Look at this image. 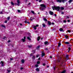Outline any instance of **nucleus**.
Returning <instances> with one entry per match:
<instances>
[{
    "label": "nucleus",
    "instance_id": "4d7b16f0",
    "mask_svg": "<svg viewBox=\"0 0 73 73\" xmlns=\"http://www.w3.org/2000/svg\"><path fill=\"white\" fill-rule=\"evenodd\" d=\"M17 5L19 6V5H20V3H18V4Z\"/></svg>",
    "mask_w": 73,
    "mask_h": 73
},
{
    "label": "nucleus",
    "instance_id": "39448f33",
    "mask_svg": "<svg viewBox=\"0 0 73 73\" xmlns=\"http://www.w3.org/2000/svg\"><path fill=\"white\" fill-rule=\"evenodd\" d=\"M59 31L60 32H64V31L63 30V29L62 28H60L59 29Z\"/></svg>",
    "mask_w": 73,
    "mask_h": 73
},
{
    "label": "nucleus",
    "instance_id": "ea45409f",
    "mask_svg": "<svg viewBox=\"0 0 73 73\" xmlns=\"http://www.w3.org/2000/svg\"><path fill=\"white\" fill-rule=\"evenodd\" d=\"M32 52L33 53H35V50H33L32 51Z\"/></svg>",
    "mask_w": 73,
    "mask_h": 73
},
{
    "label": "nucleus",
    "instance_id": "0eeeda50",
    "mask_svg": "<svg viewBox=\"0 0 73 73\" xmlns=\"http://www.w3.org/2000/svg\"><path fill=\"white\" fill-rule=\"evenodd\" d=\"M57 2L58 3H61L62 2V0H57Z\"/></svg>",
    "mask_w": 73,
    "mask_h": 73
},
{
    "label": "nucleus",
    "instance_id": "79ce46f5",
    "mask_svg": "<svg viewBox=\"0 0 73 73\" xmlns=\"http://www.w3.org/2000/svg\"><path fill=\"white\" fill-rule=\"evenodd\" d=\"M70 48L69 47L68 48V50H69L68 52H69V50H70Z\"/></svg>",
    "mask_w": 73,
    "mask_h": 73
},
{
    "label": "nucleus",
    "instance_id": "09e8293b",
    "mask_svg": "<svg viewBox=\"0 0 73 73\" xmlns=\"http://www.w3.org/2000/svg\"><path fill=\"white\" fill-rule=\"evenodd\" d=\"M68 22H70V20H68L67 21Z\"/></svg>",
    "mask_w": 73,
    "mask_h": 73
},
{
    "label": "nucleus",
    "instance_id": "37998d69",
    "mask_svg": "<svg viewBox=\"0 0 73 73\" xmlns=\"http://www.w3.org/2000/svg\"><path fill=\"white\" fill-rule=\"evenodd\" d=\"M0 13H1V14H3V11H1V12H0Z\"/></svg>",
    "mask_w": 73,
    "mask_h": 73
},
{
    "label": "nucleus",
    "instance_id": "c756f323",
    "mask_svg": "<svg viewBox=\"0 0 73 73\" xmlns=\"http://www.w3.org/2000/svg\"><path fill=\"white\" fill-rule=\"evenodd\" d=\"M61 44L60 43H59L58 44V46H60V45H61Z\"/></svg>",
    "mask_w": 73,
    "mask_h": 73
},
{
    "label": "nucleus",
    "instance_id": "f257e3e1",
    "mask_svg": "<svg viewBox=\"0 0 73 73\" xmlns=\"http://www.w3.org/2000/svg\"><path fill=\"white\" fill-rule=\"evenodd\" d=\"M52 8L54 11V10L55 8L56 10H57L58 11H60V8H60L59 6H54V7L52 6Z\"/></svg>",
    "mask_w": 73,
    "mask_h": 73
},
{
    "label": "nucleus",
    "instance_id": "6e6552de",
    "mask_svg": "<svg viewBox=\"0 0 73 73\" xmlns=\"http://www.w3.org/2000/svg\"><path fill=\"white\" fill-rule=\"evenodd\" d=\"M67 0H62V1L63 3H64V2H66Z\"/></svg>",
    "mask_w": 73,
    "mask_h": 73
},
{
    "label": "nucleus",
    "instance_id": "a211bd4d",
    "mask_svg": "<svg viewBox=\"0 0 73 73\" xmlns=\"http://www.w3.org/2000/svg\"><path fill=\"white\" fill-rule=\"evenodd\" d=\"M48 24L49 25H51V23H50L49 21L48 22Z\"/></svg>",
    "mask_w": 73,
    "mask_h": 73
},
{
    "label": "nucleus",
    "instance_id": "774afa93",
    "mask_svg": "<svg viewBox=\"0 0 73 73\" xmlns=\"http://www.w3.org/2000/svg\"><path fill=\"white\" fill-rule=\"evenodd\" d=\"M52 25L54 24V23H52Z\"/></svg>",
    "mask_w": 73,
    "mask_h": 73
},
{
    "label": "nucleus",
    "instance_id": "603ef678",
    "mask_svg": "<svg viewBox=\"0 0 73 73\" xmlns=\"http://www.w3.org/2000/svg\"><path fill=\"white\" fill-rule=\"evenodd\" d=\"M54 15L55 16V17L57 16V15H56V14H54Z\"/></svg>",
    "mask_w": 73,
    "mask_h": 73
},
{
    "label": "nucleus",
    "instance_id": "680f3d73",
    "mask_svg": "<svg viewBox=\"0 0 73 73\" xmlns=\"http://www.w3.org/2000/svg\"><path fill=\"white\" fill-rule=\"evenodd\" d=\"M40 60V58H38V60Z\"/></svg>",
    "mask_w": 73,
    "mask_h": 73
},
{
    "label": "nucleus",
    "instance_id": "7ed1b4c3",
    "mask_svg": "<svg viewBox=\"0 0 73 73\" xmlns=\"http://www.w3.org/2000/svg\"><path fill=\"white\" fill-rule=\"evenodd\" d=\"M45 55V53H44V51H42V57L44 56Z\"/></svg>",
    "mask_w": 73,
    "mask_h": 73
},
{
    "label": "nucleus",
    "instance_id": "1a4fd4ad",
    "mask_svg": "<svg viewBox=\"0 0 73 73\" xmlns=\"http://www.w3.org/2000/svg\"><path fill=\"white\" fill-rule=\"evenodd\" d=\"M1 66H4V62H3V61H1Z\"/></svg>",
    "mask_w": 73,
    "mask_h": 73
},
{
    "label": "nucleus",
    "instance_id": "f3484780",
    "mask_svg": "<svg viewBox=\"0 0 73 73\" xmlns=\"http://www.w3.org/2000/svg\"><path fill=\"white\" fill-rule=\"evenodd\" d=\"M40 47V46L38 45V46H37V47L36 48L37 49H38V50L39 49V48Z\"/></svg>",
    "mask_w": 73,
    "mask_h": 73
},
{
    "label": "nucleus",
    "instance_id": "69168bd1",
    "mask_svg": "<svg viewBox=\"0 0 73 73\" xmlns=\"http://www.w3.org/2000/svg\"><path fill=\"white\" fill-rule=\"evenodd\" d=\"M62 13V14H64V12H62V13Z\"/></svg>",
    "mask_w": 73,
    "mask_h": 73
},
{
    "label": "nucleus",
    "instance_id": "2eb2a0df",
    "mask_svg": "<svg viewBox=\"0 0 73 73\" xmlns=\"http://www.w3.org/2000/svg\"><path fill=\"white\" fill-rule=\"evenodd\" d=\"M64 43L65 44H70V42H65Z\"/></svg>",
    "mask_w": 73,
    "mask_h": 73
},
{
    "label": "nucleus",
    "instance_id": "dca6fc26",
    "mask_svg": "<svg viewBox=\"0 0 73 73\" xmlns=\"http://www.w3.org/2000/svg\"><path fill=\"white\" fill-rule=\"evenodd\" d=\"M25 23H28V24H30V23H29V22H28L27 21H25Z\"/></svg>",
    "mask_w": 73,
    "mask_h": 73
},
{
    "label": "nucleus",
    "instance_id": "9b49d317",
    "mask_svg": "<svg viewBox=\"0 0 73 73\" xmlns=\"http://www.w3.org/2000/svg\"><path fill=\"white\" fill-rule=\"evenodd\" d=\"M33 28L35 30H36L37 29V28L36 27V26L35 25L33 27Z\"/></svg>",
    "mask_w": 73,
    "mask_h": 73
},
{
    "label": "nucleus",
    "instance_id": "473e14b6",
    "mask_svg": "<svg viewBox=\"0 0 73 73\" xmlns=\"http://www.w3.org/2000/svg\"><path fill=\"white\" fill-rule=\"evenodd\" d=\"M27 38L28 40H31V38H30V37H27Z\"/></svg>",
    "mask_w": 73,
    "mask_h": 73
},
{
    "label": "nucleus",
    "instance_id": "864d4df0",
    "mask_svg": "<svg viewBox=\"0 0 73 73\" xmlns=\"http://www.w3.org/2000/svg\"><path fill=\"white\" fill-rule=\"evenodd\" d=\"M42 1V0H39V3H41V1Z\"/></svg>",
    "mask_w": 73,
    "mask_h": 73
},
{
    "label": "nucleus",
    "instance_id": "393cba45",
    "mask_svg": "<svg viewBox=\"0 0 73 73\" xmlns=\"http://www.w3.org/2000/svg\"><path fill=\"white\" fill-rule=\"evenodd\" d=\"M48 44V42L47 41L45 42L44 44H45V45H46V44Z\"/></svg>",
    "mask_w": 73,
    "mask_h": 73
},
{
    "label": "nucleus",
    "instance_id": "c9c22d12",
    "mask_svg": "<svg viewBox=\"0 0 73 73\" xmlns=\"http://www.w3.org/2000/svg\"><path fill=\"white\" fill-rule=\"evenodd\" d=\"M35 67H38V64H36L35 65Z\"/></svg>",
    "mask_w": 73,
    "mask_h": 73
},
{
    "label": "nucleus",
    "instance_id": "0e129e2a",
    "mask_svg": "<svg viewBox=\"0 0 73 73\" xmlns=\"http://www.w3.org/2000/svg\"><path fill=\"white\" fill-rule=\"evenodd\" d=\"M20 25H21V26H22V24L21 23V24H20Z\"/></svg>",
    "mask_w": 73,
    "mask_h": 73
},
{
    "label": "nucleus",
    "instance_id": "3c124183",
    "mask_svg": "<svg viewBox=\"0 0 73 73\" xmlns=\"http://www.w3.org/2000/svg\"><path fill=\"white\" fill-rule=\"evenodd\" d=\"M36 27H38V25H36Z\"/></svg>",
    "mask_w": 73,
    "mask_h": 73
},
{
    "label": "nucleus",
    "instance_id": "e433bc0d",
    "mask_svg": "<svg viewBox=\"0 0 73 73\" xmlns=\"http://www.w3.org/2000/svg\"><path fill=\"white\" fill-rule=\"evenodd\" d=\"M33 58L34 59H35V58H35V56L34 55V56H33Z\"/></svg>",
    "mask_w": 73,
    "mask_h": 73
},
{
    "label": "nucleus",
    "instance_id": "de8ad7c7",
    "mask_svg": "<svg viewBox=\"0 0 73 73\" xmlns=\"http://www.w3.org/2000/svg\"><path fill=\"white\" fill-rule=\"evenodd\" d=\"M38 56H39V55L38 54L37 55H36V57H38Z\"/></svg>",
    "mask_w": 73,
    "mask_h": 73
},
{
    "label": "nucleus",
    "instance_id": "a19ab883",
    "mask_svg": "<svg viewBox=\"0 0 73 73\" xmlns=\"http://www.w3.org/2000/svg\"><path fill=\"white\" fill-rule=\"evenodd\" d=\"M7 23V21H5L4 22V23Z\"/></svg>",
    "mask_w": 73,
    "mask_h": 73
},
{
    "label": "nucleus",
    "instance_id": "bf43d9fd",
    "mask_svg": "<svg viewBox=\"0 0 73 73\" xmlns=\"http://www.w3.org/2000/svg\"><path fill=\"white\" fill-rule=\"evenodd\" d=\"M45 50H48V48H46L45 49Z\"/></svg>",
    "mask_w": 73,
    "mask_h": 73
},
{
    "label": "nucleus",
    "instance_id": "20e7f679",
    "mask_svg": "<svg viewBox=\"0 0 73 73\" xmlns=\"http://www.w3.org/2000/svg\"><path fill=\"white\" fill-rule=\"evenodd\" d=\"M49 14L50 15H53L54 13H53V12L51 11H49Z\"/></svg>",
    "mask_w": 73,
    "mask_h": 73
},
{
    "label": "nucleus",
    "instance_id": "5fc2aeb1",
    "mask_svg": "<svg viewBox=\"0 0 73 73\" xmlns=\"http://www.w3.org/2000/svg\"><path fill=\"white\" fill-rule=\"evenodd\" d=\"M64 23H66V20H64Z\"/></svg>",
    "mask_w": 73,
    "mask_h": 73
},
{
    "label": "nucleus",
    "instance_id": "b1692460",
    "mask_svg": "<svg viewBox=\"0 0 73 73\" xmlns=\"http://www.w3.org/2000/svg\"><path fill=\"white\" fill-rule=\"evenodd\" d=\"M43 19L44 21H47V19H46V18H44Z\"/></svg>",
    "mask_w": 73,
    "mask_h": 73
},
{
    "label": "nucleus",
    "instance_id": "aec40b11",
    "mask_svg": "<svg viewBox=\"0 0 73 73\" xmlns=\"http://www.w3.org/2000/svg\"><path fill=\"white\" fill-rule=\"evenodd\" d=\"M30 20L31 21H32L33 20V18H32V17H31Z\"/></svg>",
    "mask_w": 73,
    "mask_h": 73
},
{
    "label": "nucleus",
    "instance_id": "c85d7f7f",
    "mask_svg": "<svg viewBox=\"0 0 73 73\" xmlns=\"http://www.w3.org/2000/svg\"><path fill=\"white\" fill-rule=\"evenodd\" d=\"M31 12H32V13H33V14H35V12L33 11H31Z\"/></svg>",
    "mask_w": 73,
    "mask_h": 73
},
{
    "label": "nucleus",
    "instance_id": "5701e85b",
    "mask_svg": "<svg viewBox=\"0 0 73 73\" xmlns=\"http://www.w3.org/2000/svg\"><path fill=\"white\" fill-rule=\"evenodd\" d=\"M42 25L43 27H45V24H44V23H43L42 24Z\"/></svg>",
    "mask_w": 73,
    "mask_h": 73
},
{
    "label": "nucleus",
    "instance_id": "423d86ee",
    "mask_svg": "<svg viewBox=\"0 0 73 73\" xmlns=\"http://www.w3.org/2000/svg\"><path fill=\"white\" fill-rule=\"evenodd\" d=\"M25 37L24 36V39H22V40L23 42H25Z\"/></svg>",
    "mask_w": 73,
    "mask_h": 73
},
{
    "label": "nucleus",
    "instance_id": "f8f14e48",
    "mask_svg": "<svg viewBox=\"0 0 73 73\" xmlns=\"http://www.w3.org/2000/svg\"><path fill=\"white\" fill-rule=\"evenodd\" d=\"M72 1H73V0H70L68 1V2L69 3V4H70V3H71Z\"/></svg>",
    "mask_w": 73,
    "mask_h": 73
},
{
    "label": "nucleus",
    "instance_id": "ddd939ff",
    "mask_svg": "<svg viewBox=\"0 0 73 73\" xmlns=\"http://www.w3.org/2000/svg\"><path fill=\"white\" fill-rule=\"evenodd\" d=\"M40 39V36H38L37 38V40H38V41H39Z\"/></svg>",
    "mask_w": 73,
    "mask_h": 73
},
{
    "label": "nucleus",
    "instance_id": "9d476101",
    "mask_svg": "<svg viewBox=\"0 0 73 73\" xmlns=\"http://www.w3.org/2000/svg\"><path fill=\"white\" fill-rule=\"evenodd\" d=\"M36 70L37 72H40V70H39V69L38 68H36Z\"/></svg>",
    "mask_w": 73,
    "mask_h": 73
},
{
    "label": "nucleus",
    "instance_id": "cd10ccee",
    "mask_svg": "<svg viewBox=\"0 0 73 73\" xmlns=\"http://www.w3.org/2000/svg\"><path fill=\"white\" fill-rule=\"evenodd\" d=\"M65 37L66 38H68V35H66L65 36Z\"/></svg>",
    "mask_w": 73,
    "mask_h": 73
},
{
    "label": "nucleus",
    "instance_id": "412c9836",
    "mask_svg": "<svg viewBox=\"0 0 73 73\" xmlns=\"http://www.w3.org/2000/svg\"><path fill=\"white\" fill-rule=\"evenodd\" d=\"M17 2L18 3L20 4V0H17Z\"/></svg>",
    "mask_w": 73,
    "mask_h": 73
},
{
    "label": "nucleus",
    "instance_id": "a18cd8bd",
    "mask_svg": "<svg viewBox=\"0 0 73 73\" xmlns=\"http://www.w3.org/2000/svg\"><path fill=\"white\" fill-rule=\"evenodd\" d=\"M9 19H10V17H7L8 20H9Z\"/></svg>",
    "mask_w": 73,
    "mask_h": 73
},
{
    "label": "nucleus",
    "instance_id": "8fccbe9b",
    "mask_svg": "<svg viewBox=\"0 0 73 73\" xmlns=\"http://www.w3.org/2000/svg\"><path fill=\"white\" fill-rule=\"evenodd\" d=\"M43 66H45V63H43Z\"/></svg>",
    "mask_w": 73,
    "mask_h": 73
},
{
    "label": "nucleus",
    "instance_id": "a878e982",
    "mask_svg": "<svg viewBox=\"0 0 73 73\" xmlns=\"http://www.w3.org/2000/svg\"><path fill=\"white\" fill-rule=\"evenodd\" d=\"M40 63V62L39 61H38L37 62V64H39Z\"/></svg>",
    "mask_w": 73,
    "mask_h": 73
},
{
    "label": "nucleus",
    "instance_id": "e2e57ef3",
    "mask_svg": "<svg viewBox=\"0 0 73 73\" xmlns=\"http://www.w3.org/2000/svg\"><path fill=\"white\" fill-rule=\"evenodd\" d=\"M56 68V67H54V70H55V68Z\"/></svg>",
    "mask_w": 73,
    "mask_h": 73
},
{
    "label": "nucleus",
    "instance_id": "2f4dec72",
    "mask_svg": "<svg viewBox=\"0 0 73 73\" xmlns=\"http://www.w3.org/2000/svg\"><path fill=\"white\" fill-rule=\"evenodd\" d=\"M1 26L2 27H4V28H5V25H2Z\"/></svg>",
    "mask_w": 73,
    "mask_h": 73
},
{
    "label": "nucleus",
    "instance_id": "338daca9",
    "mask_svg": "<svg viewBox=\"0 0 73 73\" xmlns=\"http://www.w3.org/2000/svg\"><path fill=\"white\" fill-rule=\"evenodd\" d=\"M30 4H31V3H29V5H30Z\"/></svg>",
    "mask_w": 73,
    "mask_h": 73
},
{
    "label": "nucleus",
    "instance_id": "49530a36",
    "mask_svg": "<svg viewBox=\"0 0 73 73\" xmlns=\"http://www.w3.org/2000/svg\"><path fill=\"white\" fill-rule=\"evenodd\" d=\"M10 59V60H13V58H11Z\"/></svg>",
    "mask_w": 73,
    "mask_h": 73
},
{
    "label": "nucleus",
    "instance_id": "4c0bfd02",
    "mask_svg": "<svg viewBox=\"0 0 73 73\" xmlns=\"http://www.w3.org/2000/svg\"><path fill=\"white\" fill-rule=\"evenodd\" d=\"M67 31L68 32H69V33H70V32H71L70 30H68Z\"/></svg>",
    "mask_w": 73,
    "mask_h": 73
},
{
    "label": "nucleus",
    "instance_id": "6e6d98bb",
    "mask_svg": "<svg viewBox=\"0 0 73 73\" xmlns=\"http://www.w3.org/2000/svg\"><path fill=\"white\" fill-rule=\"evenodd\" d=\"M18 12H20V10H18Z\"/></svg>",
    "mask_w": 73,
    "mask_h": 73
},
{
    "label": "nucleus",
    "instance_id": "7c9ffc66",
    "mask_svg": "<svg viewBox=\"0 0 73 73\" xmlns=\"http://www.w3.org/2000/svg\"><path fill=\"white\" fill-rule=\"evenodd\" d=\"M7 70L8 71L7 72L8 73H10V72H11V70Z\"/></svg>",
    "mask_w": 73,
    "mask_h": 73
},
{
    "label": "nucleus",
    "instance_id": "13d9d810",
    "mask_svg": "<svg viewBox=\"0 0 73 73\" xmlns=\"http://www.w3.org/2000/svg\"><path fill=\"white\" fill-rule=\"evenodd\" d=\"M21 69L22 70V69H23V67H21Z\"/></svg>",
    "mask_w": 73,
    "mask_h": 73
},
{
    "label": "nucleus",
    "instance_id": "f704fd0d",
    "mask_svg": "<svg viewBox=\"0 0 73 73\" xmlns=\"http://www.w3.org/2000/svg\"><path fill=\"white\" fill-rule=\"evenodd\" d=\"M28 46L29 48H31L32 47V45H29Z\"/></svg>",
    "mask_w": 73,
    "mask_h": 73
},
{
    "label": "nucleus",
    "instance_id": "c03bdc74",
    "mask_svg": "<svg viewBox=\"0 0 73 73\" xmlns=\"http://www.w3.org/2000/svg\"><path fill=\"white\" fill-rule=\"evenodd\" d=\"M69 17L67 16L66 17V19H69Z\"/></svg>",
    "mask_w": 73,
    "mask_h": 73
},
{
    "label": "nucleus",
    "instance_id": "4468645a",
    "mask_svg": "<svg viewBox=\"0 0 73 73\" xmlns=\"http://www.w3.org/2000/svg\"><path fill=\"white\" fill-rule=\"evenodd\" d=\"M21 62H22V63H23V64H24V62H25V61L24 60L22 59Z\"/></svg>",
    "mask_w": 73,
    "mask_h": 73
},
{
    "label": "nucleus",
    "instance_id": "f03ea898",
    "mask_svg": "<svg viewBox=\"0 0 73 73\" xmlns=\"http://www.w3.org/2000/svg\"><path fill=\"white\" fill-rule=\"evenodd\" d=\"M46 7L45 5L44 4H41L40 10H42V11H43L44 9H45V8H46Z\"/></svg>",
    "mask_w": 73,
    "mask_h": 73
},
{
    "label": "nucleus",
    "instance_id": "bb28decb",
    "mask_svg": "<svg viewBox=\"0 0 73 73\" xmlns=\"http://www.w3.org/2000/svg\"><path fill=\"white\" fill-rule=\"evenodd\" d=\"M69 56V55L67 54V55H66V58H68V56Z\"/></svg>",
    "mask_w": 73,
    "mask_h": 73
},
{
    "label": "nucleus",
    "instance_id": "052dcab7",
    "mask_svg": "<svg viewBox=\"0 0 73 73\" xmlns=\"http://www.w3.org/2000/svg\"><path fill=\"white\" fill-rule=\"evenodd\" d=\"M10 41H11V40H9L8 41V42H10Z\"/></svg>",
    "mask_w": 73,
    "mask_h": 73
},
{
    "label": "nucleus",
    "instance_id": "72a5a7b5",
    "mask_svg": "<svg viewBox=\"0 0 73 73\" xmlns=\"http://www.w3.org/2000/svg\"><path fill=\"white\" fill-rule=\"evenodd\" d=\"M64 8L62 7H61V10H64Z\"/></svg>",
    "mask_w": 73,
    "mask_h": 73
},
{
    "label": "nucleus",
    "instance_id": "4be33fe9",
    "mask_svg": "<svg viewBox=\"0 0 73 73\" xmlns=\"http://www.w3.org/2000/svg\"><path fill=\"white\" fill-rule=\"evenodd\" d=\"M66 72V70H64L63 71H62L61 72V73H65V72Z\"/></svg>",
    "mask_w": 73,
    "mask_h": 73
},
{
    "label": "nucleus",
    "instance_id": "58836bf2",
    "mask_svg": "<svg viewBox=\"0 0 73 73\" xmlns=\"http://www.w3.org/2000/svg\"><path fill=\"white\" fill-rule=\"evenodd\" d=\"M3 39L4 40H6V37L5 36L4 37Z\"/></svg>",
    "mask_w": 73,
    "mask_h": 73
},
{
    "label": "nucleus",
    "instance_id": "6ab92c4d",
    "mask_svg": "<svg viewBox=\"0 0 73 73\" xmlns=\"http://www.w3.org/2000/svg\"><path fill=\"white\" fill-rule=\"evenodd\" d=\"M11 4L12 5H15V4H14L13 2H11Z\"/></svg>",
    "mask_w": 73,
    "mask_h": 73
}]
</instances>
